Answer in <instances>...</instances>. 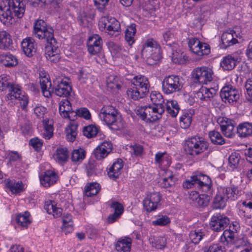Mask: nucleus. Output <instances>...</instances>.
<instances>
[{"instance_id":"a19ab883","label":"nucleus","mask_w":252,"mask_h":252,"mask_svg":"<svg viewBox=\"0 0 252 252\" xmlns=\"http://www.w3.org/2000/svg\"><path fill=\"white\" fill-rule=\"evenodd\" d=\"M0 61L5 66L8 67L15 66L18 63L16 57L12 54H5L1 56Z\"/></svg>"},{"instance_id":"9b49d317","label":"nucleus","mask_w":252,"mask_h":252,"mask_svg":"<svg viewBox=\"0 0 252 252\" xmlns=\"http://www.w3.org/2000/svg\"><path fill=\"white\" fill-rule=\"evenodd\" d=\"M33 33L39 39H44L46 41L54 37V30L46 26V23L42 20H38L34 23Z\"/></svg>"},{"instance_id":"bb28decb","label":"nucleus","mask_w":252,"mask_h":252,"mask_svg":"<svg viewBox=\"0 0 252 252\" xmlns=\"http://www.w3.org/2000/svg\"><path fill=\"white\" fill-rule=\"evenodd\" d=\"M4 184L6 187L14 194L20 193L25 190L24 185L21 181L6 179L4 181Z\"/></svg>"},{"instance_id":"aec40b11","label":"nucleus","mask_w":252,"mask_h":252,"mask_svg":"<svg viewBox=\"0 0 252 252\" xmlns=\"http://www.w3.org/2000/svg\"><path fill=\"white\" fill-rule=\"evenodd\" d=\"M14 15L18 18H22L26 8L25 0H6Z\"/></svg>"},{"instance_id":"a18cd8bd","label":"nucleus","mask_w":252,"mask_h":252,"mask_svg":"<svg viewBox=\"0 0 252 252\" xmlns=\"http://www.w3.org/2000/svg\"><path fill=\"white\" fill-rule=\"evenodd\" d=\"M100 187L97 183H92L86 186L84 190L86 196L91 197L95 195L99 191Z\"/></svg>"},{"instance_id":"f3484780","label":"nucleus","mask_w":252,"mask_h":252,"mask_svg":"<svg viewBox=\"0 0 252 252\" xmlns=\"http://www.w3.org/2000/svg\"><path fill=\"white\" fill-rule=\"evenodd\" d=\"M221 130L225 136L231 138L234 135L233 122L226 117H220L217 119Z\"/></svg>"},{"instance_id":"79ce46f5","label":"nucleus","mask_w":252,"mask_h":252,"mask_svg":"<svg viewBox=\"0 0 252 252\" xmlns=\"http://www.w3.org/2000/svg\"><path fill=\"white\" fill-rule=\"evenodd\" d=\"M155 159L157 163L165 167L169 166L171 162V158L166 152L158 153L155 156Z\"/></svg>"},{"instance_id":"603ef678","label":"nucleus","mask_w":252,"mask_h":252,"mask_svg":"<svg viewBox=\"0 0 252 252\" xmlns=\"http://www.w3.org/2000/svg\"><path fill=\"white\" fill-rule=\"evenodd\" d=\"M149 241L153 247L158 249H161L166 246V239L163 237H158L155 239L152 236L149 238Z\"/></svg>"},{"instance_id":"7ed1b4c3","label":"nucleus","mask_w":252,"mask_h":252,"mask_svg":"<svg viewBox=\"0 0 252 252\" xmlns=\"http://www.w3.org/2000/svg\"><path fill=\"white\" fill-rule=\"evenodd\" d=\"M133 86L127 91V95L134 100L145 96L149 92L150 84L147 77L143 75L135 76L131 81Z\"/></svg>"},{"instance_id":"dca6fc26","label":"nucleus","mask_w":252,"mask_h":252,"mask_svg":"<svg viewBox=\"0 0 252 252\" xmlns=\"http://www.w3.org/2000/svg\"><path fill=\"white\" fill-rule=\"evenodd\" d=\"M161 197L160 194L158 192L148 195L143 201L144 208L148 212L156 210L160 205Z\"/></svg>"},{"instance_id":"39448f33","label":"nucleus","mask_w":252,"mask_h":252,"mask_svg":"<svg viewBox=\"0 0 252 252\" xmlns=\"http://www.w3.org/2000/svg\"><path fill=\"white\" fill-rule=\"evenodd\" d=\"M208 142L200 136H192L185 141L184 149L186 153L192 156H196L207 150Z\"/></svg>"},{"instance_id":"09e8293b","label":"nucleus","mask_w":252,"mask_h":252,"mask_svg":"<svg viewBox=\"0 0 252 252\" xmlns=\"http://www.w3.org/2000/svg\"><path fill=\"white\" fill-rule=\"evenodd\" d=\"M30 216L28 212H25L23 214H20L16 217V221L22 227H27L31 222Z\"/></svg>"},{"instance_id":"338daca9","label":"nucleus","mask_w":252,"mask_h":252,"mask_svg":"<svg viewBox=\"0 0 252 252\" xmlns=\"http://www.w3.org/2000/svg\"><path fill=\"white\" fill-rule=\"evenodd\" d=\"M102 148L99 146H98L94 150V154L97 160H101L106 157L108 154L105 152V151L101 150Z\"/></svg>"},{"instance_id":"4468645a","label":"nucleus","mask_w":252,"mask_h":252,"mask_svg":"<svg viewBox=\"0 0 252 252\" xmlns=\"http://www.w3.org/2000/svg\"><path fill=\"white\" fill-rule=\"evenodd\" d=\"M220 96L224 102L231 103L237 101L239 98L240 92L235 87L228 85L221 89Z\"/></svg>"},{"instance_id":"e433bc0d","label":"nucleus","mask_w":252,"mask_h":252,"mask_svg":"<svg viewBox=\"0 0 252 252\" xmlns=\"http://www.w3.org/2000/svg\"><path fill=\"white\" fill-rule=\"evenodd\" d=\"M220 192V189H219L214 199L213 207L215 209H222L226 206L227 199L223 193Z\"/></svg>"},{"instance_id":"c9c22d12","label":"nucleus","mask_w":252,"mask_h":252,"mask_svg":"<svg viewBox=\"0 0 252 252\" xmlns=\"http://www.w3.org/2000/svg\"><path fill=\"white\" fill-rule=\"evenodd\" d=\"M54 157L56 161L60 164L66 162L68 158V152L67 149L65 147L58 148Z\"/></svg>"},{"instance_id":"f03ea898","label":"nucleus","mask_w":252,"mask_h":252,"mask_svg":"<svg viewBox=\"0 0 252 252\" xmlns=\"http://www.w3.org/2000/svg\"><path fill=\"white\" fill-rule=\"evenodd\" d=\"M99 117L112 129L118 130L124 127V123L121 115L112 106H104L101 109Z\"/></svg>"},{"instance_id":"f8f14e48","label":"nucleus","mask_w":252,"mask_h":252,"mask_svg":"<svg viewBox=\"0 0 252 252\" xmlns=\"http://www.w3.org/2000/svg\"><path fill=\"white\" fill-rule=\"evenodd\" d=\"M99 30L105 31L110 35H113L116 32H119L121 29L119 22L113 17H102L98 23Z\"/></svg>"},{"instance_id":"1a4fd4ad","label":"nucleus","mask_w":252,"mask_h":252,"mask_svg":"<svg viewBox=\"0 0 252 252\" xmlns=\"http://www.w3.org/2000/svg\"><path fill=\"white\" fill-rule=\"evenodd\" d=\"M163 107H158L155 106H145L139 110L141 118L146 122H153L159 119L164 112Z\"/></svg>"},{"instance_id":"0eeeda50","label":"nucleus","mask_w":252,"mask_h":252,"mask_svg":"<svg viewBox=\"0 0 252 252\" xmlns=\"http://www.w3.org/2000/svg\"><path fill=\"white\" fill-rule=\"evenodd\" d=\"M184 84V79L179 75H168L162 82L164 93L169 94L180 91Z\"/></svg>"},{"instance_id":"6e6d98bb","label":"nucleus","mask_w":252,"mask_h":252,"mask_svg":"<svg viewBox=\"0 0 252 252\" xmlns=\"http://www.w3.org/2000/svg\"><path fill=\"white\" fill-rule=\"evenodd\" d=\"M77 126L76 124H71L66 128V138L70 142L75 140L77 135Z\"/></svg>"},{"instance_id":"6ab92c4d","label":"nucleus","mask_w":252,"mask_h":252,"mask_svg":"<svg viewBox=\"0 0 252 252\" xmlns=\"http://www.w3.org/2000/svg\"><path fill=\"white\" fill-rule=\"evenodd\" d=\"M241 61V58L237 53H234L224 57L220 62V66L224 70L233 69L236 64Z\"/></svg>"},{"instance_id":"e2e57ef3","label":"nucleus","mask_w":252,"mask_h":252,"mask_svg":"<svg viewBox=\"0 0 252 252\" xmlns=\"http://www.w3.org/2000/svg\"><path fill=\"white\" fill-rule=\"evenodd\" d=\"M170 222V219L166 216H159L156 220L152 221L154 225L164 226Z\"/></svg>"},{"instance_id":"bf43d9fd","label":"nucleus","mask_w":252,"mask_h":252,"mask_svg":"<svg viewBox=\"0 0 252 252\" xmlns=\"http://www.w3.org/2000/svg\"><path fill=\"white\" fill-rule=\"evenodd\" d=\"M240 160L239 154L234 152L231 154L228 158L229 166L232 168H236L238 165Z\"/></svg>"},{"instance_id":"412c9836","label":"nucleus","mask_w":252,"mask_h":252,"mask_svg":"<svg viewBox=\"0 0 252 252\" xmlns=\"http://www.w3.org/2000/svg\"><path fill=\"white\" fill-rule=\"evenodd\" d=\"M21 47L24 54L29 57L33 56L37 49V45L31 37L24 39L21 42Z\"/></svg>"},{"instance_id":"ddd939ff","label":"nucleus","mask_w":252,"mask_h":252,"mask_svg":"<svg viewBox=\"0 0 252 252\" xmlns=\"http://www.w3.org/2000/svg\"><path fill=\"white\" fill-rule=\"evenodd\" d=\"M188 40V46L190 51L196 55L203 56L210 53L209 46L200 42L197 38H191Z\"/></svg>"},{"instance_id":"72a5a7b5","label":"nucleus","mask_w":252,"mask_h":252,"mask_svg":"<svg viewBox=\"0 0 252 252\" xmlns=\"http://www.w3.org/2000/svg\"><path fill=\"white\" fill-rule=\"evenodd\" d=\"M73 112L70 101L67 99H63L60 103L59 112L62 117L69 118V114Z\"/></svg>"},{"instance_id":"20e7f679","label":"nucleus","mask_w":252,"mask_h":252,"mask_svg":"<svg viewBox=\"0 0 252 252\" xmlns=\"http://www.w3.org/2000/svg\"><path fill=\"white\" fill-rule=\"evenodd\" d=\"M141 56L148 64H157L161 58L159 45L153 38L147 39L143 45Z\"/></svg>"},{"instance_id":"4c0bfd02","label":"nucleus","mask_w":252,"mask_h":252,"mask_svg":"<svg viewBox=\"0 0 252 252\" xmlns=\"http://www.w3.org/2000/svg\"><path fill=\"white\" fill-rule=\"evenodd\" d=\"M136 32V25L135 24H131L127 27L126 30L125 39L130 46H131L135 42L134 36Z\"/></svg>"},{"instance_id":"8fccbe9b","label":"nucleus","mask_w":252,"mask_h":252,"mask_svg":"<svg viewBox=\"0 0 252 252\" xmlns=\"http://www.w3.org/2000/svg\"><path fill=\"white\" fill-rule=\"evenodd\" d=\"M209 135L211 142L216 145H222L225 143L224 139L220 132L215 130L209 132Z\"/></svg>"},{"instance_id":"f257e3e1","label":"nucleus","mask_w":252,"mask_h":252,"mask_svg":"<svg viewBox=\"0 0 252 252\" xmlns=\"http://www.w3.org/2000/svg\"><path fill=\"white\" fill-rule=\"evenodd\" d=\"M39 82L42 94L46 97H49L52 92H54L59 96L67 97L70 95L72 90L69 80L66 78H57L53 82V88L52 87V84L48 77H41Z\"/></svg>"},{"instance_id":"b1692460","label":"nucleus","mask_w":252,"mask_h":252,"mask_svg":"<svg viewBox=\"0 0 252 252\" xmlns=\"http://www.w3.org/2000/svg\"><path fill=\"white\" fill-rule=\"evenodd\" d=\"M191 203L196 207L206 206L210 200V197L206 194H199L197 192H192L189 195Z\"/></svg>"},{"instance_id":"473e14b6","label":"nucleus","mask_w":252,"mask_h":252,"mask_svg":"<svg viewBox=\"0 0 252 252\" xmlns=\"http://www.w3.org/2000/svg\"><path fill=\"white\" fill-rule=\"evenodd\" d=\"M237 133L241 137H246L252 135V123L245 122L237 127Z\"/></svg>"},{"instance_id":"2eb2a0df","label":"nucleus","mask_w":252,"mask_h":252,"mask_svg":"<svg viewBox=\"0 0 252 252\" xmlns=\"http://www.w3.org/2000/svg\"><path fill=\"white\" fill-rule=\"evenodd\" d=\"M229 224V219L224 215L220 213L214 214L212 216L210 221L211 228L216 232H220L224 230Z\"/></svg>"},{"instance_id":"3c124183","label":"nucleus","mask_w":252,"mask_h":252,"mask_svg":"<svg viewBox=\"0 0 252 252\" xmlns=\"http://www.w3.org/2000/svg\"><path fill=\"white\" fill-rule=\"evenodd\" d=\"M188 60V57L181 51H174L172 55V60L175 63L184 64Z\"/></svg>"},{"instance_id":"2f4dec72","label":"nucleus","mask_w":252,"mask_h":252,"mask_svg":"<svg viewBox=\"0 0 252 252\" xmlns=\"http://www.w3.org/2000/svg\"><path fill=\"white\" fill-rule=\"evenodd\" d=\"M46 42L47 44L45 48V56L47 59L48 55L51 56V57L54 56L55 51L56 52H60V50L58 44L54 37Z\"/></svg>"},{"instance_id":"0e129e2a","label":"nucleus","mask_w":252,"mask_h":252,"mask_svg":"<svg viewBox=\"0 0 252 252\" xmlns=\"http://www.w3.org/2000/svg\"><path fill=\"white\" fill-rule=\"evenodd\" d=\"M204 252H224L223 248L218 244H213L204 248Z\"/></svg>"},{"instance_id":"69168bd1","label":"nucleus","mask_w":252,"mask_h":252,"mask_svg":"<svg viewBox=\"0 0 252 252\" xmlns=\"http://www.w3.org/2000/svg\"><path fill=\"white\" fill-rule=\"evenodd\" d=\"M127 149L129 150V152L131 153V154H133L136 156H140L143 151V147L137 144L130 145Z\"/></svg>"},{"instance_id":"c85d7f7f","label":"nucleus","mask_w":252,"mask_h":252,"mask_svg":"<svg viewBox=\"0 0 252 252\" xmlns=\"http://www.w3.org/2000/svg\"><path fill=\"white\" fill-rule=\"evenodd\" d=\"M234 33L235 32L233 30L230 32H225L222 33L221 41L223 48H226L237 42V39L234 37Z\"/></svg>"},{"instance_id":"6e6552de","label":"nucleus","mask_w":252,"mask_h":252,"mask_svg":"<svg viewBox=\"0 0 252 252\" xmlns=\"http://www.w3.org/2000/svg\"><path fill=\"white\" fill-rule=\"evenodd\" d=\"M213 71L206 66L197 67L191 72V79L195 83L207 84L213 80Z\"/></svg>"},{"instance_id":"774afa93","label":"nucleus","mask_w":252,"mask_h":252,"mask_svg":"<svg viewBox=\"0 0 252 252\" xmlns=\"http://www.w3.org/2000/svg\"><path fill=\"white\" fill-rule=\"evenodd\" d=\"M75 113L78 116L82 117L86 120H89L91 119V113L89 110L86 108H81L77 110Z\"/></svg>"},{"instance_id":"052dcab7","label":"nucleus","mask_w":252,"mask_h":252,"mask_svg":"<svg viewBox=\"0 0 252 252\" xmlns=\"http://www.w3.org/2000/svg\"><path fill=\"white\" fill-rule=\"evenodd\" d=\"M166 173L169 174L168 176L163 178L162 179V182H160V186L162 188H164L170 187L175 183L174 177L172 173L170 172H167Z\"/></svg>"},{"instance_id":"37998d69","label":"nucleus","mask_w":252,"mask_h":252,"mask_svg":"<svg viewBox=\"0 0 252 252\" xmlns=\"http://www.w3.org/2000/svg\"><path fill=\"white\" fill-rule=\"evenodd\" d=\"M166 111L172 117H175L180 110V107L176 100H168L166 103Z\"/></svg>"},{"instance_id":"49530a36","label":"nucleus","mask_w":252,"mask_h":252,"mask_svg":"<svg viewBox=\"0 0 252 252\" xmlns=\"http://www.w3.org/2000/svg\"><path fill=\"white\" fill-rule=\"evenodd\" d=\"M150 98L154 106L164 108V99L160 93L157 92H152L150 94Z\"/></svg>"},{"instance_id":"f704fd0d","label":"nucleus","mask_w":252,"mask_h":252,"mask_svg":"<svg viewBox=\"0 0 252 252\" xmlns=\"http://www.w3.org/2000/svg\"><path fill=\"white\" fill-rule=\"evenodd\" d=\"M42 122L44 128L43 136L46 139H49L53 135V121L52 119H46Z\"/></svg>"},{"instance_id":"a211bd4d","label":"nucleus","mask_w":252,"mask_h":252,"mask_svg":"<svg viewBox=\"0 0 252 252\" xmlns=\"http://www.w3.org/2000/svg\"><path fill=\"white\" fill-rule=\"evenodd\" d=\"M102 39L98 34H95L89 37L87 42L88 51L92 55L99 53L102 46Z\"/></svg>"},{"instance_id":"9d476101","label":"nucleus","mask_w":252,"mask_h":252,"mask_svg":"<svg viewBox=\"0 0 252 252\" xmlns=\"http://www.w3.org/2000/svg\"><path fill=\"white\" fill-rule=\"evenodd\" d=\"M6 91L7 92L5 96L7 100L18 99L22 108H26L29 103L28 96L22 94L21 88L18 85L12 83Z\"/></svg>"},{"instance_id":"13d9d810","label":"nucleus","mask_w":252,"mask_h":252,"mask_svg":"<svg viewBox=\"0 0 252 252\" xmlns=\"http://www.w3.org/2000/svg\"><path fill=\"white\" fill-rule=\"evenodd\" d=\"M245 207V208L240 209L239 210V214L241 216L246 217L248 219L251 218V215H246V213L248 211V209L252 210V202L250 201H242L240 202L239 203H241Z\"/></svg>"},{"instance_id":"cd10ccee","label":"nucleus","mask_w":252,"mask_h":252,"mask_svg":"<svg viewBox=\"0 0 252 252\" xmlns=\"http://www.w3.org/2000/svg\"><path fill=\"white\" fill-rule=\"evenodd\" d=\"M44 209L49 214H52L54 218L62 216V209L57 206V203L53 200L47 201L44 205Z\"/></svg>"},{"instance_id":"5fc2aeb1","label":"nucleus","mask_w":252,"mask_h":252,"mask_svg":"<svg viewBox=\"0 0 252 252\" xmlns=\"http://www.w3.org/2000/svg\"><path fill=\"white\" fill-rule=\"evenodd\" d=\"M204 236V231L201 230H195L190 232L189 238L193 243L198 244Z\"/></svg>"},{"instance_id":"7c9ffc66","label":"nucleus","mask_w":252,"mask_h":252,"mask_svg":"<svg viewBox=\"0 0 252 252\" xmlns=\"http://www.w3.org/2000/svg\"><path fill=\"white\" fill-rule=\"evenodd\" d=\"M131 246V239L130 238H121L117 242L116 249L119 252H129Z\"/></svg>"},{"instance_id":"ea45409f","label":"nucleus","mask_w":252,"mask_h":252,"mask_svg":"<svg viewBox=\"0 0 252 252\" xmlns=\"http://www.w3.org/2000/svg\"><path fill=\"white\" fill-rule=\"evenodd\" d=\"M12 43L10 34L5 31L0 32V49H9Z\"/></svg>"},{"instance_id":"58836bf2","label":"nucleus","mask_w":252,"mask_h":252,"mask_svg":"<svg viewBox=\"0 0 252 252\" xmlns=\"http://www.w3.org/2000/svg\"><path fill=\"white\" fill-rule=\"evenodd\" d=\"M63 225L62 227V231L66 234L73 230V221L72 216L70 214H64L63 217Z\"/></svg>"},{"instance_id":"4d7b16f0","label":"nucleus","mask_w":252,"mask_h":252,"mask_svg":"<svg viewBox=\"0 0 252 252\" xmlns=\"http://www.w3.org/2000/svg\"><path fill=\"white\" fill-rule=\"evenodd\" d=\"M192 122V117L190 113H185L180 118V124L183 128H188Z\"/></svg>"},{"instance_id":"a878e982","label":"nucleus","mask_w":252,"mask_h":252,"mask_svg":"<svg viewBox=\"0 0 252 252\" xmlns=\"http://www.w3.org/2000/svg\"><path fill=\"white\" fill-rule=\"evenodd\" d=\"M123 167L122 160L121 159H117L108 169L107 174L109 177L113 180L117 179L121 173Z\"/></svg>"},{"instance_id":"423d86ee","label":"nucleus","mask_w":252,"mask_h":252,"mask_svg":"<svg viewBox=\"0 0 252 252\" xmlns=\"http://www.w3.org/2000/svg\"><path fill=\"white\" fill-rule=\"evenodd\" d=\"M211 180L208 176L197 173L191 176L190 179L184 182L183 186L186 189L194 187L202 189L204 192H207L211 188Z\"/></svg>"},{"instance_id":"c03bdc74","label":"nucleus","mask_w":252,"mask_h":252,"mask_svg":"<svg viewBox=\"0 0 252 252\" xmlns=\"http://www.w3.org/2000/svg\"><path fill=\"white\" fill-rule=\"evenodd\" d=\"M106 85L107 89L110 90L120 89L121 86L119 78L113 75H111L107 78Z\"/></svg>"},{"instance_id":"de8ad7c7","label":"nucleus","mask_w":252,"mask_h":252,"mask_svg":"<svg viewBox=\"0 0 252 252\" xmlns=\"http://www.w3.org/2000/svg\"><path fill=\"white\" fill-rule=\"evenodd\" d=\"M85 157V151L82 148L74 150L71 153V159L73 162H81Z\"/></svg>"},{"instance_id":"4be33fe9","label":"nucleus","mask_w":252,"mask_h":252,"mask_svg":"<svg viewBox=\"0 0 252 252\" xmlns=\"http://www.w3.org/2000/svg\"><path fill=\"white\" fill-rule=\"evenodd\" d=\"M14 13L6 0L0 4V20L3 24L11 21Z\"/></svg>"},{"instance_id":"864d4df0","label":"nucleus","mask_w":252,"mask_h":252,"mask_svg":"<svg viewBox=\"0 0 252 252\" xmlns=\"http://www.w3.org/2000/svg\"><path fill=\"white\" fill-rule=\"evenodd\" d=\"M98 131V129L95 126L91 125L84 127L83 133L85 136L91 138L95 136Z\"/></svg>"},{"instance_id":"c756f323","label":"nucleus","mask_w":252,"mask_h":252,"mask_svg":"<svg viewBox=\"0 0 252 252\" xmlns=\"http://www.w3.org/2000/svg\"><path fill=\"white\" fill-rule=\"evenodd\" d=\"M215 89L211 88L208 89L205 87H202L197 92V97L201 100L208 101L213 97L216 94Z\"/></svg>"},{"instance_id":"5701e85b","label":"nucleus","mask_w":252,"mask_h":252,"mask_svg":"<svg viewBox=\"0 0 252 252\" xmlns=\"http://www.w3.org/2000/svg\"><path fill=\"white\" fill-rule=\"evenodd\" d=\"M221 192L225 196L227 200L234 201L241 195V190L234 186L227 187H220Z\"/></svg>"},{"instance_id":"680f3d73","label":"nucleus","mask_w":252,"mask_h":252,"mask_svg":"<svg viewBox=\"0 0 252 252\" xmlns=\"http://www.w3.org/2000/svg\"><path fill=\"white\" fill-rule=\"evenodd\" d=\"M234 239V232L230 229H226L224 231L220 237L221 241L226 242V244L232 242Z\"/></svg>"},{"instance_id":"393cba45","label":"nucleus","mask_w":252,"mask_h":252,"mask_svg":"<svg viewBox=\"0 0 252 252\" xmlns=\"http://www.w3.org/2000/svg\"><path fill=\"white\" fill-rule=\"evenodd\" d=\"M57 181V175L51 170L45 171L42 176H40V183L45 187H49L56 183Z\"/></svg>"}]
</instances>
